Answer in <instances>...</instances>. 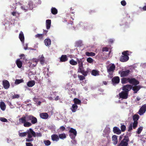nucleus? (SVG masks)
Returning <instances> with one entry per match:
<instances>
[{
    "mask_svg": "<svg viewBox=\"0 0 146 146\" xmlns=\"http://www.w3.org/2000/svg\"><path fill=\"white\" fill-rule=\"evenodd\" d=\"M20 123L23 124L26 127H28L32 125V123L35 124L37 122L36 118L31 115H26L19 119Z\"/></svg>",
    "mask_w": 146,
    "mask_h": 146,
    "instance_id": "nucleus-1",
    "label": "nucleus"
},
{
    "mask_svg": "<svg viewBox=\"0 0 146 146\" xmlns=\"http://www.w3.org/2000/svg\"><path fill=\"white\" fill-rule=\"evenodd\" d=\"M132 88L134 92L135 93H136L140 89V87L139 86H135L132 87L131 85H127L123 87V91L127 92L128 93L129 91Z\"/></svg>",
    "mask_w": 146,
    "mask_h": 146,
    "instance_id": "nucleus-2",
    "label": "nucleus"
},
{
    "mask_svg": "<svg viewBox=\"0 0 146 146\" xmlns=\"http://www.w3.org/2000/svg\"><path fill=\"white\" fill-rule=\"evenodd\" d=\"M27 137L26 139V141L27 142H31L33 141V139L32 137H35V132L31 128H30L27 131Z\"/></svg>",
    "mask_w": 146,
    "mask_h": 146,
    "instance_id": "nucleus-3",
    "label": "nucleus"
},
{
    "mask_svg": "<svg viewBox=\"0 0 146 146\" xmlns=\"http://www.w3.org/2000/svg\"><path fill=\"white\" fill-rule=\"evenodd\" d=\"M122 84H125L129 82L130 83L136 86L139 84V82L134 78L129 79L123 78L121 80Z\"/></svg>",
    "mask_w": 146,
    "mask_h": 146,
    "instance_id": "nucleus-4",
    "label": "nucleus"
},
{
    "mask_svg": "<svg viewBox=\"0 0 146 146\" xmlns=\"http://www.w3.org/2000/svg\"><path fill=\"white\" fill-rule=\"evenodd\" d=\"M115 67L114 64H112L107 66V72L109 74L108 75L109 77L111 78L113 77V74L115 70Z\"/></svg>",
    "mask_w": 146,
    "mask_h": 146,
    "instance_id": "nucleus-5",
    "label": "nucleus"
},
{
    "mask_svg": "<svg viewBox=\"0 0 146 146\" xmlns=\"http://www.w3.org/2000/svg\"><path fill=\"white\" fill-rule=\"evenodd\" d=\"M129 51H126L122 53V56L120 58V60L122 62H125L127 61L129 59Z\"/></svg>",
    "mask_w": 146,
    "mask_h": 146,
    "instance_id": "nucleus-6",
    "label": "nucleus"
},
{
    "mask_svg": "<svg viewBox=\"0 0 146 146\" xmlns=\"http://www.w3.org/2000/svg\"><path fill=\"white\" fill-rule=\"evenodd\" d=\"M77 60L79 68L78 70V72H81L82 74L84 75H86L84 74V68L83 66V63L81 59H79L77 58Z\"/></svg>",
    "mask_w": 146,
    "mask_h": 146,
    "instance_id": "nucleus-7",
    "label": "nucleus"
},
{
    "mask_svg": "<svg viewBox=\"0 0 146 146\" xmlns=\"http://www.w3.org/2000/svg\"><path fill=\"white\" fill-rule=\"evenodd\" d=\"M33 3L31 1H30L29 3L28 6H25L24 5L23 6H22L21 7V9L25 12H26L29 9L30 10L32 9H33Z\"/></svg>",
    "mask_w": 146,
    "mask_h": 146,
    "instance_id": "nucleus-8",
    "label": "nucleus"
},
{
    "mask_svg": "<svg viewBox=\"0 0 146 146\" xmlns=\"http://www.w3.org/2000/svg\"><path fill=\"white\" fill-rule=\"evenodd\" d=\"M69 135L71 139H74L76 135L77 132L76 130L71 128L69 130Z\"/></svg>",
    "mask_w": 146,
    "mask_h": 146,
    "instance_id": "nucleus-9",
    "label": "nucleus"
},
{
    "mask_svg": "<svg viewBox=\"0 0 146 146\" xmlns=\"http://www.w3.org/2000/svg\"><path fill=\"white\" fill-rule=\"evenodd\" d=\"M110 132V129L109 127H106L104 130L103 135L106 137L108 139L110 138L109 134Z\"/></svg>",
    "mask_w": 146,
    "mask_h": 146,
    "instance_id": "nucleus-10",
    "label": "nucleus"
},
{
    "mask_svg": "<svg viewBox=\"0 0 146 146\" xmlns=\"http://www.w3.org/2000/svg\"><path fill=\"white\" fill-rule=\"evenodd\" d=\"M129 70H127L119 72V73L120 74V76L121 77H123L127 76L129 75Z\"/></svg>",
    "mask_w": 146,
    "mask_h": 146,
    "instance_id": "nucleus-11",
    "label": "nucleus"
},
{
    "mask_svg": "<svg viewBox=\"0 0 146 146\" xmlns=\"http://www.w3.org/2000/svg\"><path fill=\"white\" fill-rule=\"evenodd\" d=\"M129 140L128 138H124L120 142L118 146H127Z\"/></svg>",
    "mask_w": 146,
    "mask_h": 146,
    "instance_id": "nucleus-12",
    "label": "nucleus"
},
{
    "mask_svg": "<svg viewBox=\"0 0 146 146\" xmlns=\"http://www.w3.org/2000/svg\"><path fill=\"white\" fill-rule=\"evenodd\" d=\"M146 111V104L143 105L141 107L140 109L138 112V113L140 115H143Z\"/></svg>",
    "mask_w": 146,
    "mask_h": 146,
    "instance_id": "nucleus-13",
    "label": "nucleus"
},
{
    "mask_svg": "<svg viewBox=\"0 0 146 146\" xmlns=\"http://www.w3.org/2000/svg\"><path fill=\"white\" fill-rule=\"evenodd\" d=\"M119 97L122 99H127L128 96V94L127 92L122 91L119 94Z\"/></svg>",
    "mask_w": 146,
    "mask_h": 146,
    "instance_id": "nucleus-14",
    "label": "nucleus"
},
{
    "mask_svg": "<svg viewBox=\"0 0 146 146\" xmlns=\"http://www.w3.org/2000/svg\"><path fill=\"white\" fill-rule=\"evenodd\" d=\"M139 119V116L138 115H135L133 116V119L134 120L133 123H134V127L137 126L138 124L137 121Z\"/></svg>",
    "mask_w": 146,
    "mask_h": 146,
    "instance_id": "nucleus-15",
    "label": "nucleus"
},
{
    "mask_svg": "<svg viewBox=\"0 0 146 146\" xmlns=\"http://www.w3.org/2000/svg\"><path fill=\"white\" fill-rule=\"evenodd\" d=\"M119 78L118 76H116L113 78L112 79V84L113 85L118 84L119 82Z\"/></svg>",
    "mask_w": 146,
    "mask_h": 146,
    "instance_id": "nucleus-16",
    "label": "nucleus"
},
{
    "mask_svg": "<svg viewBox=\"0 0 146 146\" xmlns=\"http://www.w3.org/2000/svg\"><path fill=\"white\" fill-rule=\"evenodd\" d=\"M3 85L5 89H8L10 86L9 82L7 80H3Z\"/></svg>",
    "mask_w": 146,
    "mask_h": 146,
    "instance_id": "nucleus-17",
    "label": "nucleus"
},
{
    "mask_svg": "<svg viewBox=\"0 0 146 146\" xmlns=\"http://www.w3.org/2000/svg\"><path fill=\"white\" fill-rule=\"evenodd\" d=\"M40 117L43 119H47L48 118L49 115L46 113H43L40 114Z\"/></svg>",
    "mask_w": 146,
    "mask_h": 146,
    "instance_id": "nucleus-18",
    "label": "nucleus"
},
{
    "mask_svg": "<svg viewBox=\"0 0 146 146\" xmlns=\"http://www.w3.org/2000/svg\"><path fill=\"white\" fill-rule=\"evenodd\" d=\"M51 138L53 141H58L59 140L58 136L56 134L52 135L51 136Z\"/></svg>",
    "mask_w": 146,
    "mask_h": 146,
    "instance_id": "nucleus-19",
    "label": "nucleus"
},
{
    "mask_svg": "<svg viewBox=\"0 0 146 146\" xmlns=\"http://www.w3.org/2000/svg\"><path fill=\"white\" fill-rule=\"evenodd\" d=\"M113 131L114 133L117 134H119L121 132V131L119 128L116 127H113Z\"/></svg>",
    "mask_w": 146,
    "mask_h": 146,
    "instance_id": "nucleus-20",
    "label": "nucleus"
},
{
    "mask_svg": "<svg viewBox=\"0 0 146 146\" xmlns=\"http://www.w3.org/2000/svg\"><path fill=\"white\" fill-rule=\"evenodd\" d=\"M19 38L23 44H24V37L23 33L21 31L19 35Z\"/></svg>",
    "mask_w": 146,
    "mask_h": 146,
    "instance_id": "nucleus-21",
    "label": "nucleus"
},
{
    "mask_svg": "<svg viewBox=\"0 0 146 146\" xmlns=\"http://www.w3.org/2000/svg\"><path fill=\"white\" fill-rule=\"evenodd\" d=\"M78 106L75 104H73L72 105L70 109L73 112H75L78 108Z\"/></svg>",
    "mask_w": 146,
    "mask_h": 146,
    "instance_id": "nucleus-22",
    "label": "nucleus"
},
{
    "mask_svg": "<svg viewBox=\"0 0 146 146\" xmlns=\"http://www.w3.org/2000/svg\"><path fill=\"white\" fill-rule=\"evenodd\" d=\"M16 63L17 67L19 68H21V67L22 65V62L20 60V59H17L16 61Z\"/></svg>",
    "mask_w": 146,
    "mask_h": 146,
    "instance_id": "nucleus-23",
    "label": "nucleus"
},
{
    "mask_svg": "<svg viewBox=\"0 0 146 146\" xmlns=\"http://www.w3.org/2000/svg\"><path fill=\"white\" fill-rule=\"evenodd\" d=\"M46 23L47 29H49L50 28L51 26V20L49 19L46 20Z\"/></svg>",
    "mask_w": 146,
    "mask_h": 146,
    "instance_id": "nucleus-24",
    "label": "nucleus"
},
{
    "mask_svg": "<svg viewBox=\"0 0 146 146\" xmlns=\"http://www.w3.org/2000/svg\"><path fill=\"white\" fill-rule=\"evenodd\" d=\"M0 107L2 110H5L6 106L5 103L3 102H0Z\"/></svg>",
    "mask_w": 146,
    "mask_h": 146,
    "instance_id": "nucleus-25",
    "label": "nucleus"
},
{
    "mask_svg": "<svg viewBox=\"0 0 146 146\" xmlns=\"http://www.w3.org/2000/svg\"><path fill=\"white\" fill-rule=\"evenodd\" d=\"M39 59L38 61H40V64H43L44 63V58L43 55H41L39 56Z\"/></svg>",
    "mask_w": 146,
    "mask_h": 146,
    "instance_id": "nucleus-26",
    "label": "nucleus"
},
{
    "mask_svg": "<svg viewBox=\"0 0 146 146\" xmlns=\"http://www.w3.org/2000/svg\"><path fill=\"white\" fill-rule=\"evenodd\" d=\"M112 139L113 144L114 145L116 144L117 143V136L116 135H114L112 136Z\"/></svg>",
    "mask_w": 146,
    "mask_h": 146,
    "instance_id": "nucleus-27",
    "label": "nucleus"
},
{
    "mask_svg": "<svg viewBox=\"0 0 146 146\" xmlns=\"http://www.w3.org/2000/svg\"><path fill=\"white\" fill-rule=\"evenodd\" d=\"M35 81L31 80L28 82L27 83V85L29 87H32L35 85Z\"/></svg>",
    "mask_w": 146,
    "mask_h": 146,
    "instance_id": "nucleus-28",
    "label": "nucleus"
},
{
    "mask_svg": "<svg viewBox=\"0 0 146 146\" xmlns=\"http://www.w3.org/2000/svg\"><path fill=\"white\" fill-rule=\"evenodd\" d=\"M134 123L132 122L130 124L128 127V131H131L133 129V128L134 129H135L136 128L137 126L134 127Z\"/></svg>",
    "mask_w": 146,
    "mask_h": 146,
    "instance_id": "nucleus-29",
    "label": "nucleus"
},
{
    "mask_svg": "<svg viewBox=\"0 0 146 146\" xmlns=\"http://www.w3.org/2000/svg\"><path fill=\"white\" fill-rule=\"evenodd\" d=\"M51 40L49 39H46L44 40V43L46 46H48L51 44Z\"/></svg>",
    "mask_w": 146,
    "mask_h": 146,
    "instance_id": "nucleus-30",
    "label": "nucleus"
},
{
    "mask_svg": "<svg viewBox=\"0 0 146 146\" xmlns=\"http://www.w3.org/2000/svg\"><path fill=\"white\" fill-rule=\"evenodd\" d=\"M67 60L68 58L66 55H62L60 58V61L62 62L66 61Z\"/></svg>",
    "mask_w": 146,
    "mask_h": 146,
    "instance_id": "nucleus-31",
    "label": "nucleus"
},
{
    "mask_svg": "<svg viewBox=\"0 0 146 146\" xmlns=\"http://www.w3.org/2000/svg\"><path fill=\"white\" fill-rule=\"evenodd\" d=\"M38 59H35L33 61V62L31 64V66L33 67H35L38 63Z\"/></svg>",
    "mask_w": 146,
    "mask_h": 146,
    "instance_id": "nucleus-32",
    "label": "nucleus"
},
{
    "mask_svg": "<svg viewBox=\"0 0 146 146\" xmlns=\"http://www.w3.org/2000/svg\"><path fill=\"white\" fill-rule=\"evenodd\" d=\"M73 101L74 102V104H75L76 105H81V101L78 99L75 98L73 100Z\"/></svg>",
    "mask_w": 146,
    "mask_h": 146,
    "instance_id": "nucleus-33",
    "label": "nucleus"
},
{
    "mask_svg": "<svg viewBox=\"0 0 146 146\" xmlns=\"http://www.w3.org/2000/svg\"><path fill=\"white\" fill-rule=\"evenodd\" d=\"M51 13L54 15H55L57 13L58 10L55 7H52L51 9Z\"/></svg>",
    "mask_w": 146,
    "mask_h": 146,
    "instance_id": "nucleus-34",
    "label": "nucleus"
},
{
    "mask_svg": "<svg viewBox=\"0 0 146 146\" xmlns=\"http://www.w3.org/2000/svg\"><path fill=\"white\" fill-rule=\"evenodd\" d=\"M70 63L72 65H76L77 64V61L74 60L73 59H71L69 61Z\"/></svg>",
    "mask_w": 146,
    "mask_h": 146,
    "instance_id": "nucleus-35",
    "label": "nucleus"
},
{
    "mask_svg": "<svg viewBox=\"0 0 146 146\" xmlns=\"http://www.w3.org/2000/svg\"><path fill=\"white\" fill-rule=\"evenodd\" d=\"M24 82V80L23 79H16L15 83L16 85L19 84L23 83Z\"/></svg>",
    "mask_w": 146,
    "mask_h": 146,
    "instance_id": "nucleus-36",
    "label": "nucleus"
},
{
    "mask_svg": "<svg viewBox=\"0 0 146 146\" xmlns=\"http://www.w3.org/2000/svg\"><path fill=\"white\" fill-rule=\"evenodd\" d=\"M92 74L94 76H96L99 75V71L95 70L92 71Z\"/></svg>",
    "mask_w": 146,
    "mask_h": 146,
    "instance_id": "nucleus-37",
    "label": "nucleus"
},
{
    "mask_svg": "<svg viewBox=\"0 0 146 146\" xmlns=\"http://www.w3.org/2000/svg\"><path fill=\"white\" fill-rule=\"evenodd\" d=\"M12 15L14 16L18 17H19V13L17 11H14L12 13Z\"/></svg>",
    "mask_w": 146,
    "mask_h": 146,
    "instance_id": "nucleus-38",
    "label": "nucleus"
},
{
    "mask_svg": "<svg viewBox=\"0 0 146 146\" xmlns=\"http://www.w3.org/2000/svg\"><path fill=\"white\" fill-rule=\"evenodd\" d=\"M86 54L88 56H94L95 55V54L93 52H86Z\"/></svg>",
    "mask_w": 146,
    "mask_h": 146,
    "instance_id": "nucleus-39",
    "label": "nucleus"
},
{
    "mask_svg": "<svg viewBox=\"0 0 146 146\" xmlns=\"http://www.w3.org/2000/svg\"><path fill=\"white\" fill-rule=\"evenodd\" d=\"M59 138L61 139H64L66 137V136L65 134L62 133L60 134L58 136Z\"/></svg>",
    "mask_w": 146,
    "mask_h": 146,
    "instance_id": "nucleus-40",
    "label": "nucleus"
},
{
    "mask_svg": "<svg viewBox=\"0 0 146 146\" xmlns=\"http://www.w3.org/2000/svg\"><path fill=\"white\" fill-rule=\"evenodd\" d=\"M19 136L21 137H24L26 136L27 135V131L23 133H20V132H19Z\"/></svg>",
    "mask_w": 146,
    "mask_h": 146,
    "instance_id": "nucleus-41",
    "label": "nucleus"
},
{
    "mask_svg": "<svg viewBox=\"0 0 146 146\" xmlns=\"http://www.w3.org/2000/svg\"><path fill=\"white\" fill-rule=\"evenodd\" d=\"M44 35V34H38L35 35V37H37L39 38V39H42L43 38V37Z\"/></svg>",
    "mask_w": 146,
    "mask_h": 146,
    "instance_id": "nucleus-42",
    "label": "nucleus"
},
{
    "mask_svg": "<svg viewBox=\"0 0 146 146\" xmlns=\"http://www.w3.org/2000/svg\"><path fill=\"white\" fill-rule=\"evenodd\" d=\"M143 129V127L141 126L138 128L136 131V133L138 134H139L141 133Z\"/></svg>",
    "mask_w": 146,
    "mask_h": 146,
    "instance_id": "nucleus-43",
    "label": "nucleus"
},
{
    "mask_svg": "<svg viewBox=\"0 0 146 146\" xmlns=\"http://www.w3.org/2000/svg\"><path fill=\"white\" fill-rule=\"evenodd\" d=\"M44 143L46 146L49 145L51 144L50 142L48 140H45L44 141Z\"/></svg>",
    "mask_w": 146,
    "mask_h": 146,
    "instance_id": "nucleus-44",
    "label": "nucleus"
},
{
    "mask_svg": "<svg viewBox=\"0 0 146 146\" xmlns=\"http://www.w3.org/2000/svg\"><path fill=\"white\" fill-rule=\"evenodd\" d=\"M20 56V58L19 59L21 60H25L26 61H27V59L26 58V57L25 55L23 54H21Z\"/></svg>",
    "mask_w": 146,
    "mask_h": 146,
    "instance_id": "nucleus-45",
    "label": "nucleus"
},
{
    "mask_svg": "<svg viewBox=\"0 0 146 146\" xmlns=\"http://www.w3.org/2000/svg\"><path fill=\"white\" fill-rule=\"evenodd\" d=\"M87 61L90 63H92L93 62V59L90 57L86 59Z\"/></svg>",
    "mask_w": 146,
    "mask_h": 146,
    "instance_id": "nucleus-46",
    "label": "nucleus"
},
{
    "mask_svg": "<svg viewBox=\"0 0 146 146\" xmlns=\"http://www.w3.org/2000/svg\"><path fill=\"white\" fill-rule=\"evenodd\" d=\"M20 96L19 94H14L12 96L13 99L18 98H19Z\"/></svg>",
    "mask_w": 146,
    "mask_h": 146,
    "instance_id": "nucleus-47",
    "label": "nucleus"
},
{
    "mask_svg": "<svg viewBox=\"0 0 146 146\" xmlns=\"http://www.w3.org/2000/svg\"><path fill=\"white\" fill-rule=\"evenodd\" d=\"M0 120L3 122H7L8 121L7 119L4 117H0Z\"/></svg>",
    "mask_w": 146,
    "mask_h": 146,
    "instance_id": "nucleus-48",
    "label": "nucleus"
},
{
    "mask_svg": "<svg viewBox=\"0 0 146 146\" xmlns=\"http://www.w3.org/2000/svg\"><path fill=\"white\" fill-rule=\"evenodd\" d=\"M121 129L122 131H124L126 129V126L123 125H121Z\"/></svg>",
    "mask_w": 146,
    "mask_h": 146,
    "instance_id": "nucleus-49",
    "label": "nucleus"
},
{
    "mask_svg": "<svg viewBox=\"0 0 146 146\" xmlns=\"http://www.w3.org/2000/svg\"><path fill=\"white\" fill-rule=\"evenodd\" d=\"M35 137H41L42 136V134L40 133L35 132Z\"/></svg>",
    "mask_w": 146,
    "mask_h": 146,
    "instance_id": "nucleus-50",
    "label": "nucleus"
},
{
    "mask_svg": "<svg viewBox=\"0 0 146 146\" xmlns=\"http://www.w3.org/2000/svg\"><path fill=\"white\" fill-rule=\"evenodd\" d=\"M65 90H68L70 88V86L68 83L67 84L65 87Z\"/></svg>",
    "mask_w": 146,
    "mask_h": 146,
    "instance_id": "nucleus-51",
    "label": "nucleus"
},
{
    "mask_svg": "<svg viewBox=\"0 0 146 146\" xmlns=\"http://www.w3.org/2000/svg\"><path fill=\"white\" fill-rule=\"evenodd\" d=\"M78 77L80 80H82L85 79L84 76L82 75H78Z\"/></svg>",
    "mask_w": 146,
    "mask_h": 146,
    "instance_id": "nucleus-52",
    "label": "nucleus"
},
{
    "mask_svg": "<svg viewBox=\"0 0 146 146\" xmlns=\"http://www.w3.org/2000/svg\"><path fill=\"white\" fill-rule=\"evenodd\" d=\"M121 5L123 6L125 5L126 4V2L125 0H123L121 1Z\"/></svg>",
    "mask_w": 146,
    "mask_h": 146,
    "instance_id": "nucleus-53",
    "label": "nucleus"
},
{
    "mask_svg": "<svg viewBox=\"0 0 146 146\" xmlns=\"http://www.w3.org/2000/svg\"><path fill=\"white\" fill-rule=\"evenodd\" d=\"M103 51L107 52L108 51V49L107 47H105L103 48L102 49Z\"/></svg>",
    "mask_w": 146,
    "mask_h": 146,
    "instance_id": "nucleus-54",
    "label": "nucleus"
},
{
    "mask_svg": "<svg viewBox=\"0 0 146 146\" xmlns=\"http://www.w3.org/2000/svg\"><path fill=\"white\" fill-rule=\"evenodd\" d=\"M35 1L37 4H40L41 3L40 0H35Z\"/></svg>",
    "mask_w": 146,
    "mask_h": 146,
    "instance_id": "nucleus-55",
    "label": "nucleus"
},
{
    "mask_svg": "<svg viewBox=\"0 0 146 146\" xmlns=\"http://www.w3.org/2000/svg\"><path fill=\"white\" fill-rule=\"evenodd\" d=\"M23 45L24 47V49L25 50H27L28 49V47H27L28 44H26L25 45L23 44Z\"/></svg>",
    "mask_w": 146,
    "mask_h": 146,
    "instance_id": "nucleus-56",
    "label": "nucleus"
},
{
    "mask_svg": "<svg viewBox=\"0 0 146 146\" xmlns=\"http://www.w3.org/2000/svg\"><path fill=\"white\" fill-rule=\"evenodd\" d=\"M73 139L71 141V142L73 144H76V141L74 139Z\"/></svg>",
    "mask_w": 146,
    "mask_h": 146,
    "instance_id": "nucleus-57",
    "label": "nucleus"
},
{
    "mask_svg": "<svg viewBox=\"0 0 146 146\" xmlns=\"http://www.w3.org/2000/svg\"><path fill=\"white\" fill-rule=\"evenodd\" d=\"M26 146H33V145L30 143H26Z\"/></svg>",
    "mask_w": 146,
    "mask_h": 146,
    "instance_id": "nucleus-58",
    "label": "nucleus"
},
{
    "mask_svg": "<svg viewBox=\"0 0 146 146\" xmlns=\"http://www.w3.org/2000/svg\"><path fill=\"white\" fill-rule=\"evenodd\" d=\"M60 129H61L62 131H63L65 130V127L63 126H62L60 127Z\"/></svg>",
    "mask_w": 146,
    "mask_h": 146,
    "instance_id": "nucleus-59",
    "label": "nucleus"
},
{
    "mask_svg": "<svg viewBox=\"0 0 146 146\" xmlns=\"http://www.w3.org/2000/svg\"><path fill=\"white\" fill-rule=\"evenodd\" d=\"M71 91H73V93L74 94H76V92L74 89H72Z\"/></svg>",
    "mask_w": 146,
    "mask_h": 146,
    "instance_id": "nucleus-60",
    "label": "nucleus"
},
{
    "mask_svg": "<svg viewBox=\"0 0 146 146\" xmlns=\"http://www.w3.org/2000/svg\"><path fill=\"white\" fill-rule=\"evenodd\" d=\"M143 9L144 11H146V5L145 6L143 7Z\"/></svg>",
    "mask_w": 146,
    "mask_h": 146,
    "instance_id": "nucleus-61",
    "label": "nucleus"
},
{
    "mask_svg": "<svg viewBox=\"0 0 146 146\" xmlns=\"http://www.w3.org/2000/svg\"><path fill=\"white\" fill-rule=\"evenodd\" d=\"M141 66L142 67L145 68L146 66V64L145 63L143 64H142Z\"/></svg>",
    "mask_w": 146,
    "mask_h": 146,
    "instance_id": "nucleus-62",
    "label": "nucleus"
},
{
    "mask_svg": "<svg viewBox=\"0 0 146 146\" xmlns=\"http://www.w3.org/2000/svg\"><path fill=\"white\" fill-rule=\"evenodd\" d=\"M59 97L58 96H56L55 98V100H58V99Z\"/></svg>",
    "mask_w": 146,
    "mask_h": 146,
    "instance_id": "nucleus-63",
    "label": "nucleus"
},
{
    "mask_svg": "<svg viewBox=\"0 0 146 146\" xmlns=\"http://www.w3.org/2000/svg\"><path fill=\"white\" fill-rule=\"evenodd\" d=\"M41 103V102L39 101L38 102H37V104L38 105H40Z\"/></svg>",
    "mask_w": 146,
    "mask_h": 146,
    "instance_id": "nucleus-64",
    "label": "nucleus"
}]
</instances>
